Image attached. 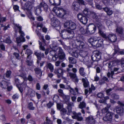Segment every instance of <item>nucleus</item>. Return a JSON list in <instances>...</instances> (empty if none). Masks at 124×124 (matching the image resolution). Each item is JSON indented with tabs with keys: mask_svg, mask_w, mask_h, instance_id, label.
<instances>
[{
	"mask_svg": "<svg viewBox=\"0 0 124 124\" xmlns=\"http://www.w3.org/2000/svg\"><path fill=\"white\" fill-rule=\"evenodd\" d=\"M69 62L71 64H74L76 63V60L75 59L72 57H69L68 58Z\"/></svg>",
	"mask_w": 124,
	"mask_h": 124,
	"instance_id": "a19ab883",
	"label": "nucleus"
},
{
	"mask_svg": "<svg viewBox=\"0 0 124 124\" xmlns=\"http://www.w3.org/2000/svg\"><path fill=\"white\" fill-rule=\"evenodd\" d=\"M27 79L30 81H32L33 80V78L30 75L27 77Z\"/></svg>",
	"mask_w": 124,
	"mask_h": 124,
	"instance_id": "774afa93",
	"label": "nucleus"
},
{
	"mask_svg": "<svg viewBox=\"0 0 124 124\" xmlns=\"http://www.w3.org/2000/svg\"><path fill=\"white\" fill-rule=\"evenodd\" d=\"M82 81L83 83V85L84 87H87L89 86V82L86 79L82 78Z\"/></svg>",
	"mask_w": 124,
	"mask_h": 124,
	"instance_id": "cd10ccee",
	"label": "nucleus"
},
{
	"mask_svg": "<svg viewBox=\"0 0 124 124\" xmlns=\"http://www.w3.org/2000/svg\"><path fill=\"white\" fill-rule=\"evenodd\" d=\"M79 31L81 34L85 35H88L89 32H88L87 29H85L83 27L80 28Z\"/></svg>",
	"mask_w": 124,
	"mask_h": 124,
	"instance_id": "bb28decb",
	"label": "nucleus"
},
{
	"mask_svg": "<svg viewBox=\"0 0 124 124\" xmlns=\"http://www.w3.org/2000/svg\"><path fill=\"white\" fill-rule=\"evenodd\" d=\"M115 0H103V2L104 3H110L112 4L114 2Z\"/></svg>",
	"mask_w": 124,
	"mask_h": 124,
	"instance_id": "3c124183",
	"label": "nucleus"
},
{
	"mask_svg": "<svg viewBox=\"0 0 124 124\" xmlns=\"http://www.w3.org/2000/svg\"><path fill=\"white\" fill-rule=\"evenodd\" d=\"M116 37L115 35L109 34L107 37V39L111 42H114L116 40Z\"/></svg>",
	"mask_w": 124,
	"mask_h": 124,
	"instance_id": "393cba45",
	"label": "nucleus"
},
{
	"mask_svg": "<svg viewBox=\"0 0 124 124\" xmlns=\"http://www.w3.org/2000/svg\"><path fill=\"white\" fill-rule=\"evenodd\" d=\"M64 26L65 28H69L72 30H75L77 27L75 23L70 21L65 22Z\"/></svg>",
	"mask_w": 124,
	"mask_h": 124,
	"instance_id": "423d86ee",
	"label": "nucleus"
},
{
	"mask_svg": "<svg viewBox=\"0 0 124 124\" xmlns=\"http://www.w3.org/2000/svg\"><path fill=\"white\" fill-rule=\"evenodd\" d=\"M34 54L36 56L38 59L39 60H41L42 56V54L41 52H39L37 51H35Z\"/></svg>",
	"mask_w": 124,
	"mask_h": 124,
	"instance_id": "4c0bfd02",
	"label": "nucleus"
},
{
	"mask_svg": "<svg viewBox=\"0 0 124 124\" xmlns=\"http://www.w3.org/2000/svg\"><path fill=\"white\" fill-rule=\"evenodd\" d=\"M9 85V83L4 81H3L0 83V85L2 88H7Z\"/></svg>",
	"mask_w": 124,
	"mask_h": 124,
	"instance_id": "c756f323",
	"label": "nucleus"
},
{
	"mask_svg": "<svg viewBox=\"0 0 124 124\" xmlns=\"http://www.w3.org/2000/svg\"><path fill=\"white\" fill-rule=\"evenodd\" d=\"M101 39L100 37L96 36L93 37H91L89 40V41L91 43L93 46L96 43H97L98 41Z\"/></svg>",
	"mask_w": 124,
	"mask_h": 124,
	"instance_id": "4468645a",
	"label": "nucleus"
},
{
	"mask_svg": "<svg viewBox=\"0 0 124 124\" xmlns=\"http://www.w3.org/2000/svg\"><path fill=\"white\" fill-rule=\"evenodd\" d=\"M58 92L59 93V95L62 96H64V94L63 93V90L62 89H59L58 90Z\"/></svg>",
	"mask_w": 124,
	"mask_h": 124,
	"instance_id": "052dcab7",
	"label": "nucleus"
},
{
	"mask_svg": "<svg viewBox=\"0 0 124 124\" xmlns=\"http://www.w3.org/2000/svg\"><path fill=\"white\" fill-rule=\"evenodd\" d=\"M79 60L81 62H83L84 63L88 66H89V65L91 64L89 58L88 56H86L83 58V59L80 58Z\"/></svg>",
	"mask_w": 124,
	"mask_h": 124,
	"instance_id": "dca6fc26",
	"label": "nucleus"
},
{
	"mask_svg": "<svg viewBox=\"0 0 124 124\" xmlns=\"http://www.w3.org/2000/svg\"><path fill=\"white\" fill-rule=\"evenodd\" d=\"M103 44V40L101 39L100 40L98 41L97 43H96L94 44H93V46L96 47H101Z\"/></svg>",
	"mask_w": 124,
	"mask_h": 124,
	"instance_id": "2f4dec72",
	"label": "nucleus"
},
{
	"mask_svg": "<svg viewBox=\"0 0 124 124\" xmlns=\"http://www.w3.org/2000/svg\"><path fill=\"white\" fill-rule=\"evenodd\" d=\"M75 42L77 46H79L81 48H83L84 47L85 44L83 42L77 39L75 40Z\"/></svg>",
	"mask_w": 124,
	"mask_h": 124,
	"instance_id": "c85d7f7f",
	"label": "nucleus"
},
{
	"mask_svg": "<svg viewBox=\"0 0 124 124\" xmlns=\"http://www.w3.org/2000/svg\"><path fill=\"white\" fill-rule=\"evenodd\" d=\"M74 106L73 103L72 102H69L67 104V108L68 111L67 114L68 115H70V113L72 112V107Z\"/></svg>",
	"mask_w": 124,
	"mask_h": 124,
	"instance_id": "aec40b11",
	"label": "nucleus"
},
{
	"mask_svg": "<svg viewBox=\"0 0 124 124\" xmlns=\"http://www.w3.org/2000/svg\"><path fill=\"white\" fill-rule=\"evenodd\" d=\"M100 20L98 21H96V25L99 29V30L104 28V27L102 25L101 23L100 22Z\"/></svg>",
	"mask_w": 124,
	"mask_h": 124,
	"instance_id": "e433bc0d",
	"label": "nucleus"
},
{
	"mask_svg": "<svg viewBox=\"0 0 124 124\" xmlns=\"http://www.w3.org/2000/svg\"><path fill=\"white\" fill-rule=\"evenodd\" d=\"M103 9L109 16L111 15L113 13V11L107 7H106L103 8Z\"/></svg>",
	"mask_w": 124,
	"mask_h": 124,
	"instance_id": "473e14b6",
	"label": "nucleus"
},
{
	"mask_svg": "<svg viewBox=\"0 0 124 124\" xmlns=\"http://www.w3.org/2000/svg\"><path fill=\"white\" fill-rule=\"evenodd\" d=\"M116 31L119 33L122 34L123 32V29L121 27H117L116 29Z\"/></svg>",
	"mask_w": 124,
	"mask_h": 124,
	"instance_id": "37998d69",
	"label": "nucleus"
},
{
	"mask_svg": "<svg viewBox=\"0 0 124 124\" xmlns=\"http://www.w3.org/2000/svg\"><path fill=\"white\" fill-rule=\"evenodd\" d=\"M33 7V3L30 1H27L24 4V10H31Z\"/></svg>",
	"mask_w": 124,
	"mask_h": 124,
	"instance_id": "2eb2a0df",
	"label": "nucleus"
},
{
	"mask_svg": "<svg viewBox=\"0 0 124 124\" xmlns=\"http://www.w3.org/2000/svg\"><path fill=\"white\" fill-rule=\"evenodd\" d=\"M106 23L107 25L108 26H110L112 25V22L109 20H106Z\"/></svg>",
	"mask_w": 124,
	"mask_h": 124,
	"instance_id": "bf43d9fd",
	"label": "nucleus"
},
{
	"mask_svg": "<svg viewBox=\"0 0 124 124\" xmlns=\"http://www.w3.org/2000/svg\"><path fill=\"white\" fill-rule=\"evenodd\" d=\"M113 113L111 112H108L107 113L106 116L103 117V120L105 121H111L112 120L113 116Z\"/></svg>",
	"mask_w": 124,
	"mask_h": 124,
	"instance_id": "9d476101",
	"label": "nucleus"
},
{
	"mask_svg": "<svg viewBox=\"0 0 124 124\" xmlns=\"http://www.w3.org/2000/svg\"><path fill=\"white\" fill-rule=\"evenodd\" d=\"M59 96L57 95H54L53 100L54 101L56 102L58 100Z\"/></svg>",
	"mask_w": 124,
	"mask_h": 124,
	"instance_id": "680f3d73",
	"label": "nucleus"
},
{
	"mask_svg": "<svg viewBox=\"0 0 124 124\" xmlns=\"http://www.w3.org/2000/svg\"><path fill=\"white\" fill-rule=\"evenodd\" d=\"M34 71L36 74H40V76L41 75L42 72L41 70L39 68H35L34 69Z\"/></svg>",
	"mask_w": 124,
	"mask_h": 124,
	"instance_id": "49530a36",
	"label": "nucleus"
},
{
	"mask_svg": "<svg viewBox=\"0 0 124 124\" xmlns=\"http://www.w3.org/2000/svg\"><path fill=\"white\" fill-rule=\"evenodd\" d=\"M88 9L87 8H85L83 11V13L86 16L88 14Z\"/></svg>",
	"mask_w": 124,
	"mask_h": 124,
	"instance_id": "69168bd1",
	"label": "nucleus"
},
{
	"mask_svg": "<svg viewBox=\"0 0 124 124\" xmlns=\"http://www.w3.org/2000/svg\"><path fill=\"white\" fill-rule=\"evenodd\" d=\"M108 109L107 107H105L102 109L101 111V112L102 113L104 114L105 113H107L108 112Z\"/></svg>",
	"mask_w": 124,
	"mask_h": 124,
	"instance_id": "864d4df0",
	"label": "nucleus"
},
{
	"mask_svg": "<svg viewBox=\"0 0 124 124\" xmlns=\"http://www.w3.org/2000/svg\"><path fill=\"white\" fill-rule=\"evenodd\" d=\"M116 109L117 113L121 115H123V108L122 107L117 106L116 107Z\"/></svg>",
	"mask_w": 124,
	"mask_h": 124,
	"instance_id": "a878e982",
	"label": "nucleus"
},
{
	"mask_svg": "<svg viewBox=\"0 0 124 124\" xmlns=\"http://www.w3.org/2000/svg\"><path fill=\"white\" fill-rule=\"evenodd\" d=\"M58 56L59 59L62 60L65 59V54L63 50L60 47H58Z\"/></svg>",
	"mask_w": 124,
	"mask_h": 124,
	"instance_id": "f8f14e48",
	"label": "nucleus"
},
{
	"mask_svg": "<svg viewBox=\"0 0 124 124\" xmlns=\"http://www.w3.org/2000/svg\"><path fill=\"white\" fill-rule=\"evenodd\" d=\"M36 32L37 33V35L39 37H41V39L43 40V42L45 43L46 41L44 38V36H42L40 33L38 31L36 30Z\"/></svg>",
	"mask_w": 124,
	"mask_h": 124,
	"instance_id": "a18cd8bd",
	"label": "nucleus"
},
{
	"mask_svg": "<svg viewBox=\"0 0 124 124\" xmlns=\"http://www.w3.org/2000/svg\"><path fill=\"white\" fill-rule=\"evenodd\" d=\"M58 57V55L55 54L53 56L52 59L53 61H55L57 59Z\"/></svg>",
	"mask_w": 124,
	"mask_h": 124,
	"instance_id": "338daca9",
	"label": "nucleus"
},
{
	"mask_svg": "<svg viewBox=\"0 0 124 124\" xmlns=\"http://www.w3.org/2000/svg\"><path fill=\"white\" fill-rule=\"evenodd\" d=\"M86 106V104L84 101L80 102V104L79 105L78 107L79 108L82 109L85 108Z\"/></svg>",
	"mask_w": 124,
	"mask_h": 124,
	"instance_id": "c03bdc74",
	"label": "nucleus"
},
{
	"mask_svg": "<svg viewBox=\"0 0 124 124\" xmlns=\"http://www.w3.org/2000/svg\"><path fill=\"white\" fill-rule=\"evenodd\" d=\"M88 54L87 52L86 51H83L82 52H81L80 53V58H82L83 59V58L85 57L86 56H87V55Z\"/></svg>",
	"mask_w": 124,
	"mask_h": 124,
	"instance_id": "c9c22d12",
	"label": "nucleus"
},
{
	"mask_svg": "<svg viewBox=\"0 0 124 124\" xmlns=\"http://www.w3.org/2000/svg\"><path fill=\"white\" fill-rule=\"evenodd\" d=\"M42 7L46 11L48 9V6L47 4L44 2H41L39 5L36 7V10L35 14L37 15H38L41 13L42 11L41 9Z\"/></svg>",
	"mask_w": 124,
	"mask_h": 124,
	"instance_id": "39448f33",
	"label": "nucleus"
},
{
	"mask_svg": "<svg viewBox=\"0 0 124 124\" xmlns=\"http://www.w3.org/2000/svg\"><path fill=\"white\" fill-rule=\"evenodd\" d=\"M50 48L52 49L50 52V54L52 55L53 56L56 54V51L58 49V47L57 46H53L52 45L50 46Z\"/></svg>",
	"mask_w": 124,
	"mask_h": 124,
	"instance_id": "a211bd4d",
	"label": "nucleus"
},
{
	"mask_svg": "<svg viewBox=\"0 0 124 124\" xmlns=\"http://www.w3.org/2000/svg\"><path fill=\"white\" fill-rule=\"evenodd\" d=\"M69 89H70L69 91L70 92L74 95H76L78 93V89L77 87H76L74 89L72 88L69 86Z\"/></svg>",
	"mask_w": 124,
	"mask_h": 124,
	"instance_id": "5701e85b",
	"label": "nucleus"
},
{
	"mask_svg": "<svg viewBox=\"0 0 124 124\" xmlns=\"http://www.w3.org/2000/svg\"><path fill=\"white\" fill-rule=\"evenodd\" d=\"M86 121L89 124H94L95 120L93 116H89L86 118Z\"/></svg>",
	"mask_w": 124,
	"mask_h": 124,
	"instance_id": "4be33fe9",
	"label": "nucleus"
},
{
	"mask_svg": "<svg viewBox=\"0 0 124 124\" xmlns=\"http://www.w3.org/2000/svg\"><path fill=\"white\" fill-rule=\"evenodd\" d=\"M27 78L26 74L22 73L20 75L16 77L15 81L16 84H22L24 82V80Z\"/></svg>",
	"mask_w": 124,
	"mask_h": 124,
	"instance_id": "20e7f679",
	"label": "nucleus"
},
{
	"mask_svg": "<svg viewBox=\"0 0 124 124\" xmlns=\"http://www.w3.org/2000/svg\"><path fill=\"white\" fill-rule=\"evenodd\" d=\"M77 17L80 22L83 24H86L87 21V19L86 17L80 13H79L77 15Z\"/></svg>",
	"mask_w": 124,
	"mask_h": 124,
	"instance_id": "1a4fd4ad",
	"label": "nucleus"
},
{
	"mask_svg": "<svg viewBox=\"0 0 124 124\" xmlns=\"http://www.w3.org/2000/svg\"><path fill=\"white\" fill-rule=\"evenodd\" d=\"M14 31L16 33H17L19 31L20 35L19 37L16 38V41L18 44L20 43L21 42H24L25 40L23 36L25 35V34L23 32L22 30V27L19 24H14Z\"/></svg>",
	"mask_w": 124,
	"mask_h": 124,
	"instance_id": "f257e3e1",
	"label": "nucleus"
},
{
	"mask_svg": "<svg viewBox=\"0 0 124 124\" xmlns=\"http://www.w3.org/2000/svg\"><path fill=\"white\" fill-rule=\"evenodd\" d=\"M111 98L114 100H118L119 98V96L117 94L114 93L111 95Z\"/></svg>",
	"mask_w": 124,
	"mask_h": 124,
	"instance_id": "79ce46f5",
	"label": "nucleus"
},
{
	"mask_svg": "<svg viewBox=\"0 0 124 124\" xmlns=\"http://www.w3.org/2000/svg\"><path fill=\"white\" fill-rule=\"evenodd\" d=\"M54 72L55 74L57 75L58 77L59 78H60L63 75L62 70L60 68L55 70Z\"/></svg>",
	"mask_w": 124,
	"mask_h": 124,
	"instance_id": "b1692460",
	"label": "nucleus"
},
{
	"mask_svg": "<svg viewBox=\"0 0 124 124\" xmlns=\"http://www.w3.org/2000/svg\"><path fill=\"white\" fill-rule=\"evenodd\" d=\"M4 41L6 43L9 44L11 43L12 42L10 37H8L6 39H5Z\"/></svg>",
	"mask_w": 124,
	"mask_h": 124,
	"instance_id": "6e6d98bb",
	"label": "nucleus"
},
{
	"mask_svg": "<svg viewBox=\"0 0 124 124\" xmlns=\"http://www.w3.org/2000/svg\"><path fill=\"white\" fill-rule=\"evenodd\" d=\"M11 73V72L10 70H8L5 74L6 77L8 78H9Z\"/></svg>",
	"mask_w": 124,
	"mask_h": 124,
	"instance_id": "13d9d810",
	"label": "nucleus"
},
{
	"mask_svg": "<svg viewBox=\"0 0 124 124\" xmlns=\"http://www.w3.org/2000/svg\"><path fill=\"white\" fill-rule=\"evenodd\" d=\"M63 97L64 100L66 101H68L70 99V97L68 95H66L64 94V96H62Z\"/></svg>",
	"mask_w": 124,
	"mask_h": 124,
	"instance_id": "e2e57ef3",
	"label": "nucleus"
},
{
	"mask_svg": "<svg viewBox=\"0 0 124 124\" xmlns=\"http://www.w3.org/2000/svg\"><path fill=\"white\" fill-rule=\"evenodd\" d=\"M60 24V22L55 18L54 19H52L51 24L52 26L56 27L58 26Z\"/></svg>",
	"mask_w": 124,
	"mask_h": 124,
	"instance_id": "412c9836",
	"label": "nucleus"
},
{
	"mask_svg": "<svg viewBox=\"0 0 124 124\" xmlns=\"http://www.w3.org/2000/svg\"><path fill=\"white\" fill-rule=\"evenodd\" d=\"M116 64V62L114 61H113L108 62L106 63V65L108 66L109 68L112 70Z\"/></svg>",
	"mask_w": 124,
	"mask_h": 124,
	"instance_id": "6ab92c4d",
	"label": "nucleus"
},
{
	"mask_svg": "<svg viewBox=\"0 0 124 124\" xmlns=\"http://www.w3.org/2000/svg\"><path fill=\"white\" fill-rule=\"evenodd\" d=\"M32 51L30 50V49H27L25 53L28 55L27 56V59L30 57V55L32 54Z\"/></svg>",
	"mask_w": 124,
	"mask_h": 124,
	"instance_id": "de8ad7c7",
	"label": "nucleus"
},
{
	"mask_svg": "<svg viewBox=\"0 0 124 124\" xmlns=\"http://www.w3.org/2000/svg\"><path fill=\"white\" fill-rule=\"evenodd\" d=\"M114 72L113 71H111V72H108L107 74V76L108 78H109L111 77L112 78H113V76L114 74Z\"/></svg>",
	"mask_w": 124,
	"mask_h": 124,
	"instance_id": "5fc2aeb1",
	"label": "nucleus"
},
{
	"mask_svg": "<svg viewBox=\"0 0 124 124\" xmlns=\"http://www.w3.org/2000/svg\"><path fill=\"white\" fill-rule=\"evenodd\" d=\"M67 110L65 108H63L61 110V112L62 115H64L66 114Z\"/></svg>",
	"mask_w": 124,
	"mask_h": 124,
	"instance_id": "0e129e2a",
	"label": "nucleus"
},
{
	"mask_svg": "<svg viewBox=\"0 0 124 124\" xmlns=\"http://www.w3.org/2000/svg\"><path fill=\"white\" fill-rule=\"evenodd\" d=\"M53 11L58 17L61 18H63L64 16L66 14V12L65 10L56 7H54Z\"/></svg>",
	"mask_w": 124,
	"mask_h": 124,
	"instance_id": "7ed1b4c3",
	"label": "nucleus"
},
{
	"mask_svg": "<svg viewBox=\"0 0 124 124\" xmlns=\"http://www.w3.org/2000/svg\"><path fill=\"white\" fill-rule=\"evenodd\" d=\"M70 54L73 56L77 58L79 55V51L78 50H76L75 51L72 52Z\"/></svg>",
	"mask_w": 124,
	"mask_h": 124,
	"instance_id": "f704fd0d",
	"label": "nucleus"
},
{
	"mask_svg": "<svg viewBox=\"0 0 124 124\" xmlns=\"http://www.w3.org/2000/svg\"><path fill=\"white\" fill-rule=\"evenodd\" d=\"M71 7L73 10L78 11L80 9V5L77 1L74 2L73 3Z\"/></svg>",
	"mask_w": 124,
	"mask_h": 124,
	"instance_id": "f3484780",
	"label": "nucleus"
},
{
	"mask_svg": "<svg viewBox=\"0 0 124 124\" xmlns=\"http://www.w3.org/2000/svg\"><path fill=\"white\" fill-rule=\"evenodd\" d=\"M99 34L103 38L106 39H107V37L106 34L102 31L101 30H99Z\"/></svg>",
	"mask_w": 124,
	"mask_h": 124,
	"instance_id": "58836bf2",
	"label": "nucleus"
},
{
	"mask_svg": "<svg viewBox=\"0 0 124 124\" xmlns=\"http://www.w3.org/2000/svg\"><path fill=\"white\" fill-rule=\"evenodd\" d=\"M28 108L31 110H34L35 108L33 106V103L32 102H30L29 104Z\"/></svg>",
	"mask_w": 124,
	"mask_h": 124,
	"instance_id": "8fccbe9b",
	"label": "nucleus"
},
{
	"mask_svg": "<svg viewBox=\"0 0 124 124\" xmlns=\"http://www.w3.org/2000/svg\"><path fill=\"white\" fill-rule=\"evenodd\" d=\"M46 121L45 124H53L52 121L48 117H46Z\"/></svg>",
	"mask_w": 124,
	"mask_h": 124,
	"instance_id": "09e8293b",
	"label": "nucleus"
},
{
	"mask_svg": "<svg viewBox=\"0 0 124 124\" xmlns=\"http://www.w3.org/2000/svg\"><path fill=\"white\" fill-rule=\"evenodd\" d=\"M79 72L80 74L82 76L84 77L86 75V73L84 71V68L81 67L79 69Z\"/></svg>",
	"mask_w": 124,
	"mask_h": 124,
	"instance_id": "ea45409f",
	"label": "nucleus"
},
{
	"mask_svg": "<svg viewBox=\"0 0 124 124\" xmlns=\"http://www.w3.org/2000/svg\"><path fill=\"white\" fill-rule=\"evenodd\" d=\"M101 54L98 51H95L94 54L91 56V59L93 61H97L101 58Z\"/></svg>",
	"mask_w": 124,
	"mask_h": 124,
	"instance_id": "0eeeda50",
	"label": "nucleus"
},
{
	"mask_svg": "<svg viewBox=\"0 0 124 124\" xmlns=\"http://www.w3.org/2000/svg\"><path fill=\"white\" fill-rule=\"evenodd\" d=\"M62 37L64 39L72 38L74 36L73 31L69 30H64L60 34Z\"/></svg>",
	"mask_w": 124,
	"mask_h": 124,
	"instance_id": "f03ea898",
	"label": "nucleus"
},
{
	"mask_svg": "<svg viewBox=\"0 0 124 124\" xmlns=\"http://www.w3.org/2000/svg\"><path fill=\"white\" fill-rule=\"evenodd\" d=\"M91 15L93 18L95 19L96 21H98L99 20H100V16H97L95 12H92Z\"/></svg>",
	"mask_w": 124,
	"mask_h": 124,
	"instance_id": "72a5a7b5",
	"label": "nucleus"
},
{
	"mask_svg": "<svg viewBox=\"0 0 124 124\" xmlns=\"http://www.w3.org/2000/svg\"><path fill=\"white\" fill-rule=\"evenodd\" d=\"M72 113L74 115V116H72V118L77 119L78 121H81L82 120L83 118L81 116H80L81 115L80 113H77L73 111L72 112Z\"/></svg>",
	"mask_w": 124,
	"mask_h": 124,
	"instance_id": "ddd939ff",
	"label": "nucleus"
},
{
	"mask_svg": "<svg viewBox=\"0 0 124 124\" xmlns=\"http://www.w3.org/2000/svg\"><path fill=\"white\" fill-rule=\"evenodd\" d=\"M46 67L47 69H49L50 70L51 72H52L54 70V66L51 63L47 62Z\"/></svg>",
	"mask_w": 124,
	"mask_h": 124,
	"instance_id": "7c9ffc66",
	"label": "nucleus"
},
{
	"mask_svg": "<svg viewBox=\"0 0 124 124\" xmlns=\"http://www.w3.org/2000/svg\"><path fill=\"white\" fill-rule=\"evenodd\" d=\"M67 75L74 82L77 83L78 82L79 80L76 73L73 72H69L67 73Z\"/></svg>",
	"mask_w": 124,
	"mask_h": 124,
	"instance_id": "9b49d317",
	"label": "nucleus"
},
{
	"mask_svg": "<svg viewBox=\"0 0 124 124\" xmlns=\"http://www.w3.org/2000/svg\"><path fill=\"white\" fill-rule=\"evenodd\" d=\"M88 32H89V35H91L94 33L96 30L95 26L93 24H89L87 28Z\"/></svg>",
	"mask_w": 124,
	"mask_h": 124,
	"instance_id": "6e6552de",
	"label": "nucleus"
},
{
	"mask_svg": "<svg viewBox=\"0 0 124 124\" xmlns=\"http://www.w3.org/2000/svg\"><path fill=\"white\" fill-rule=\"evenodd\" d=\"M54 5V6H57L59 5L60 3V0H55Z\"/></svg>",
	"mask_w": 124,
	"mask_h": 124,
	"instance_id": "4d7b16f0",
	"label": "nucleus"
},
{
	"mask_svg": "<svg viewBox=\"0 0 124 124\" xmlns=\"http://www.w3.org/2000/svg\"><path fill=\"white\" fill-rule=\"evenodd\" d=\"M91 87L89 88V93H91L92 90H94L95 89V87L94 86L93 84H92L91 85Z\"/></svg>",
	"mask_w": 124,
	"mask_h": 124,
	"instance_id": "603ef678",
	"label": "nucleus"
}]
</instances>
